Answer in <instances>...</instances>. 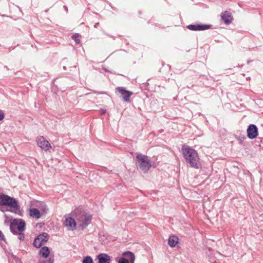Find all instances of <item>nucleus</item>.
Segmentation results:
<instances>
[{
    "label": "nucleus",
    "mask_w": 263,
    "mask_h": 263,
    "mask_svg": "<svg viewBox=\"0 0 263 263\" xmlns=\"http://www.w3.org/2000/svg\"><path fill=\"white\" fill-rule=\"evenodd\" d=\"M182 152L184 159L191 167L196 169L199 168V158L197 152L194 149L189 146L183 145Z\"/></svg>",
    "instance_id": "nucleus-1"
},
{
    "label": "nucleus",
    "mask_w": 263,
    "mask_h": 263,
    "mask_svg": "<svg viewBox=\"0 0 263 263\" xmlns=\"http://www.w3.org/2000/svg\"><path fill=\"white\" fill-rule=\"evenodd\" d=\"M71 214L75 217L78 227L82 230L86 229L92 219L91 215L79 209H77L73 213H71Z\"/></svg>",
    "instance_id": "nucleus-2"
},
{
    "label": "nucleus",
    "mask_w": 263,
    "mask_h": 263,
    "mask_svg": "<svg viewBox=\"0 0 263 263\" xmlns=\"http://www.w3.org/2000/svg\"><path fill=\"white\" fill-rule=\"evenodd\" d=\"M0 205L12 208L15 211H19L20 208L18 201L15 198L4 194H0Z\"/></svg>",
    "instance_id": "nucleus-3"
},
{
    "label": "nucleus",
    "mask_w": 263,
    "mask_h": 263,
    "mask_svg": "<svg viewBox=\"0 0 263 263\" xmlns=\"http://www.w3.org/2000/svg\"><path fill=\"white\" fill-rule=\"evenodd\" d=\"M136 163L138 167L144 173H146L151 167L150 159L144 155L139 154L136 156Z\"/></svg>",
    "instance_id": "nucleus-4"
},
{
    "label": "nucleus",
    "mask_w": 263,
    "mask_h": 263,
    "mask_svg": "<svg viewBox=\"0 0 263 263\" xmlns=\"http://www.w3.org/2000/svg\"><path fill=\"white\" fill-rule=\"evenodd\" d=\"M49 239V235L44 232L37 236L33 241V245L36 248H39L44 245Z\"/></svg>",
    "instance_id": "nucleus-5"
},
{
    "label": "nucleus",
    "mask_w": 263,
    "mask_h": 263,
    "mask_svg": "<svg viewBox=\"0 0 263 263\" xmlns=\"http://www.w3.org/2000/svg\"><path fill=\"white\" fill-rule=\"evenodd\" d=\"M123 256H126L128 259L124 257L120 258L118 260V263H134L135 256L134 254L130 251H125L123 253Z\"/></svg>",
    "instance_id": "nucleus-6"
},
{
    "label": "nucleus",
    "mask_w": 263,
    "mask_h": 263,
    "mask_svg": "<svg viewBox=\"0 0 263 263\" xmlns=\"http://www.w3.org/2000/svg\"><path fill=\"white\" fill-rule=\"evenodd\" d=\"M16 225L17 220L14 219L12 222H11L10 224V229L11 232L14 235H17V238L20 240L23 241L25 239V235L22 233V232H17V230H16Z\"/></svg>",
    "instance_id": "nucleus-7"
},
{
    "label": "nucleus",
    "mask_w": 263,
    "mask_h": 263,
    "mask_svg": "<svg viewBox=\"0 0 263 263\" xmlns=\"http://www.w3.org/2000/svg\"><path fill=\"white\" fill-rule=\"evenodd\" d=\"M117 90L121 94V97L123 101L129 102L130 96L133 94V92L127 90L123 87H118Z\"/></svg>",
    "instance_id": "nucleus-8"
},
{
    "label": "nucleus",
    "mask_w": 263,
    "mask_h": 263,
    "mask_svg": "<svg viewBox=\"0 0 263 263\" xmlns=\"http://www.w3.org/2000/svg\"><path fill=\"white\" fill-rule=\"evenodd\" d=\"M211 25L191 24L187 25L186 28L193 31L205 30L211 28Z\"/></svg>",
    "instance_id": "nucleus-9"
},
{
    "label": "nucleus",
    "mask_w": 263,
    "mask_h": 263,
    "mask_svg": "<svg viewBox=\"0 0 263 263\" xmlns=\"http://www.w3.org/2000/svg\"><path fill=\"white\" fill-rule=\"evenodd\" d=\"M247 136L250 139H253L258 136V129L254 124H250L247 128Z\"/></svg>",
    "instance_id": "nucleus-10"
},
{
    "label": "nucleus",
    "mask_w": 263,
    "mask_h": 263,
    "mask_svg": "<svg viewBox=\"0 0 263 263\" xmlns=\"http://www.w3.org/2000/svg\"><path fill=\"white\" fill-rule=\"evenodd\" d=\"M77 221L74 218L69 217L66 218L64 224L67 229L70 231H73L76 230L77 226Z\"/></svg>",
    "instance_id": "nucleus-11"
},
{
    "label": "nucleus",
    "mask_w": 263,
    "mask_h": 263,
    "mask_svg": "<svg viewBox=\"0 0 263 263\" xmlns=\"http://www.w3.org/2000/svg\"><path fill=\"white\" fill-rule=\"evenodd\" d=\"M37 143L42 149L45 151L49 150L51 147L49 142L43 137H39L37 140Z\"/></svg>",
    "instance_id": "nucleus-12"
},
{
    "label": "nucleus",
    "mask_w": 263,
    "mask_h": 263,
    "mask_svg": "<svg viewBox=\"0 0 263 263\" xmlns=\"http://www.w3.org/2000/svg\"><path fill=\"white\" fill-rule=\"evenodd\" d=\"M98 263H110L111 257L106 253H101L98 255Z\"/></svg>",
    "instance_id": "nucleus-13"
},
{
    "label": "nucleus",
    "mask_w": 263,
    "mask_h": 263,
    "mask_svg": "<svg viewBox=\"0 0 263 263\" xmlns=\"http://www.w3.org/2000/svg\"><path fill=\"white\" fill-rule=\"evenodd\" d=\"M221 17L224 23L227 25L230 24L233 20L231 14L228 11L222 12L221 14Z\"/></svg>",
    "instance_id": "nucleus-14"
},
{
    "label": "nucleus",
    "mask_w": 263,
    "mask_h": 263,
    "mask_svg": "<svg viewBox=\"0 0 263 263\" xmlns=\"http://www.w3.org/2000/svg\"><path fill=\"white\" fill-rule=\"evenodd\" d=\"M50 249L48 247H43L40 249L39 254L43 258H47L49 256Z\"/></svg>",
    "instance_id": "nucleus-15"
},
{
    "label": "nucleus",
    "mask_w": 263,
    "mask_h": 263,
    "mask_svg": "<svg viewBox=\"0 0 263 263\" xmlns=\"http://www.w3.org/2000/svg\"><path fill=\"white\" fill-rule=\"evenodd\" d=\"M29 214L31 217L36 219H39L41 216L40 212L36 208L30 209L29 210Z\"/></svg>",
    "instance_id": "nucleus-16"
},
{
    "label": "nucleus",
    "mask_w": 263,
    "mask_h": 263,
    "mask_svg": "<svg viewBox=\"0 0 263 263\" xmlns=\"http://www.w3.org/2000/svg\"><path fill=\"white\" fill-rule=\"evenodd\" d=\"M178 242V238L177 236L173 235L169 237L168 243L171 247H174Z\"/></svg>",
    "instance_id": "nucleus-17"
},
{
    "label": "nucleus",
    "mask_w": 263,
    "mask_h": 263,
    "mask_svg": "<svg viewBox=\"0 0 263 263\" xmlns=\"http://www.w3.org/2000/svg\"><path fill=\"white\" fill-rule=\"evenodd\" d=\"M26 223L24 220H20L19 222L17 221V225L16 226V230L17 232H23L25 230Z\"/></svg>",
    "instance_id": "nucleus-18"
},
{
    "label": "nucleus",
    "mask_w": 263,
    "mask_h": 263,
    "mask_svg": "<svg viewBox=\"0 0 263 263\" xmlns=\"http://www.w3.org/2000/svg\"><path fill=\"white\" fill-rule=\"evenodd\" d=\"M54 259L53 257L50 256L48 259L47 258H43L40 259L39 260V263H54Z\"/></svg>",
    "instance_id": "nucleus-19"
},
{
    "label": "nucleus",
    "mask_w": 263,
    "mask_h": 263,
    "mask_svg": "<svg viewBox=\"0 0 263 263\" xmlns=\"http://www.w3.org/2000/svg\"><path fill=\"white\" fill-rule=\"evenodd\" d=\"M82 263H93V261L91 256H86L83 258Z\"/></svg>",
    "instance_id": "nucleus-20"
},
{
    "label": "nucleus",
    "mask_w": 263,
    "mask_h": 263,
    "mask_svg": "<svg viewBox=\"0 0 263 263\" xmlns=\"http://www.w3.org/2000/svg\"><path fill=\"white\" fill-rule=\"evenodd\" d=\"M79 35L77 33L74 34L72 35V38L73 39H75V42L77 44H79L80 43V40L79 39H77V37H78Z\"/></svg>",
    "instance_id": "nucleus-21"
},
{
    "label": "nucleus",
    "mask_w": 263,
    "mask_h": 263,
    "mask_svg": "<svg viewBox=\"0 0 263 263\" xmlns=\"http://www.w3.org/2000/svg\"><path fill=\"white\" fill-rule=\"evenodd\" d=\"M0 239L4 241H5L6 239L4 236V235L2 233V232L0 230Z\"/></svg>",
    "instance_id": "nucleus-22"
},
{
    "label": "nucleus",
    "mask_w": 263,
    "mask_h": 263,
    "mask_svg": "<svg viewBox=\"0 0 263 263\" xmlns=\"http://www.w3.org/2000/svg\"><path fill=\"white\" fill-rule=\"evenodd\" d=\"M4 118V114L2 110H0V121L2 120Z\"/></svg>",
    "instance_id": "nucleus-23"
},
{
    "label": "nucleus",
    "mask_w": 263,
    "mask_h": 263,
    "mask_svg": "<svg viewBox=\"0 0 263 263\" xmlns=\"http://www.w3.org/2000/svg\"><path fill=\"white\" fill-rule=\"evenodd\" d=\"M106 112V110L105 109H101V114H105V112Z\"/></svg>",
    "instance_id": "nucleus-24"
},
{
    "label": "nucleus",
    "mask_w": 263,
    "mask_h": 263,
    "mask_svg": "<svg viewBox=\"0 0 263 263\" xmlns=\"http://www.w3.org/2000/svg\"><path fill=\"white\" fill-rule=\"evenodd\" d=\"M99 25V23H96L95 25H94L95 27L97 28V25Z\"/></svg>",
    "instance_id": "nucleus-25"
},
{
    "label": "nucleus",
    "mask_w": 263,
    "mask_h": 263,
    "mask_svg": "<svg viewBox=\"0 0 263 263\" xmlns=\"http://www.w3.org/2000/svg\"><path fill=\"white\" fill-rule=\"evenodd\" d=\"M5 68H6V69H7V70H8V68L7 67V66H5Z\"/></svg>",
    "instance_id": "nucleus-26"
},
{
    "label": "nucleus",
    "mask_w": 263,
    "mask_h": 263,
    "mask_svg": "<svg viewBox=\"0 0 263 263\" xmlns=\"http://www.w3.org/2000/svg\"><path fill=\"white\" fill-rule=\"evenodd\" d=\"M63 69L65 70L66 69V67L65 66H63Z\"/></svg>",
    "instance_id": "nucleus-27"
},
{
    "label": "nucleus",
    "mask_w": 263,
    "mask_h": 263,
    "mask_svg": "<svg viewBox=\"0 0 263 263\" xmlns=\"http://www.w3.org/2000/svg\"><path fill=\"white\" fill-rule=\"evenodd\" d=\"M64 7H65V9H67L66 6H64Z\"/></svg>",
    "instance_id": "nucleus-28"
},
{
    "label": "nucleus",
    "mask_w": 263,
    "mask_h": 263,
    "mask_svg": "<svg viewBox=\"0 0 263 263\" xmlns=\"http://www.w3.org/2000/svg\"><path fill=\"white\" fill-rule=\"evenodd\" d=\"M64 7H65V9H67L66 6H64Z\"/></svg>",
    "instance_id": "nucleus-29"
}]
</instances>
